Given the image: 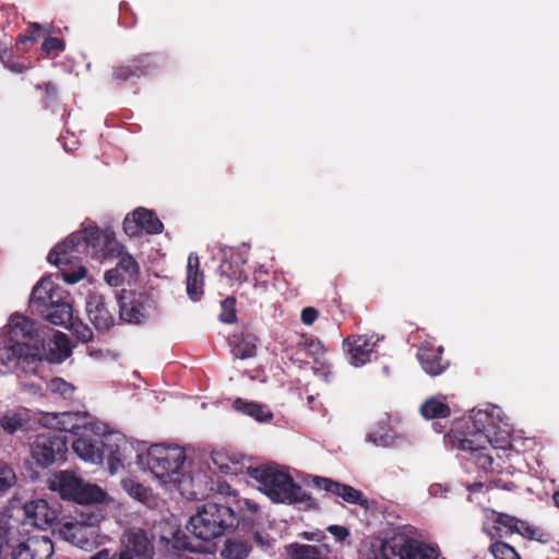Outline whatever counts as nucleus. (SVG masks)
<instances>
[{"mask_svg": "<svg viewBox=\"0 0 559 559\" xmlns=\"http://www.w3.org/2000/svg\"><path fill=\"white\" fill-rule=\"evenodd\" d=\"M319 535H321L322 537H324V535L322 533H304V536L305 538L309 539V540H312V539H319Z\"/></svg>", "mask_w": 559, "mask_h": 559, "instance_id": "60", "label": "nucleus"}, {"mask_svg": "<svg viewBox=\"0 0 559 559\" xmlns=\"http://www.w3.org/2000/svg\"><path fill=\"white\" fill-rule=\"evenodd\" d=\"M312 484L318 489L341 497L347 503L356 504L364 509L369 508L368 498L353 486L322 476H314L312 478Z\"/></svg>", "mask_w": 559, "mask_h": 559, "instance_id": "19", "label": "nucleus"}, {"mask_svg": "<svg viewBox=\"0 0 559 559\" xmlns=\"http://www.w3.org/2000/svg\"><path fill=\"white\" fill-rule=\"evenodd\" d=\"M16 483V475L13 468L3 461H0V492L8 491Z\"/></svg>", "mask_w": 559, "mask_h": 559, "instance_id": "40", "label": "nucleus"}, {"mask_svg": "<svg viewBox=\"0 0 559 559\" xmlns=\"http://www.w3.org/2000/svg\"><path fill=\"white\" fill-rule=\"evenodd\" d=\"M104 460L106 459L110 474L123 469L135 459L142 462V454L135 448L134 443L119 432L104 435Z\"/></svg>", "mask_w": 559, "mask_h": 559, "instance_id": "8", "label": "nucleus"}, {"mask_svg": "<svg viewBox=\"0 0 559 559\" xmlns=\"http://www.w3.org/2000/svg\"><path fill=\"white\" fill-rule=\"evenodd\" d=\"M164 225L155 212L145 207H138L123 221V230L129 237H139L142 233L157 235L163 231Z\"/></svg>", "mask_w": 559, "mask_h": 559, "instance_id": "14", "label": "nucleus"}, {"mask_svg": "<svg viewBox=\"0 0 559 559\" xmlns=\"http://www.w3.org/2000/svg\"><path fill=\"white\" fill-rule=\"evenodd\" d=\"M258 337L248 332L234 333L229 337L231 354L235 358L248 359L257 355Z\"/></svg>", "mask_w": 559, "mask_h": 559, "instance_id": "28", "label": "nucleus"}, {"mask_svg": "<svg viewBox=\"0 0 559 559\" xmlns=\"http://www.w3.org/2000/svg\"><path fill=\"white\" fill-rule=\"evenodd\" d=\"M58 525L57 533L62 539L80 548H85L90 544V526L80 522H64Z\"/></svg>", "mask_w": 559, "mask_h": 559, "instance_id": "27", "label": "nucleus"}, {"mask_svg": "<svg viewBox=\"0 0 559 559\" xmlns=\"http://www.w3.org/2000/svg\"><path fill=\"white\" fill-rule=\"evenodd\" d=\"M211 459L221 473L237 475L242 471L245 456L228 453L227 451H215L212 453Z\"/></svg>", "mask_w": 559, "mask_h": 559, "instance_id": "29", "label": "nucleus"}, {"mask_svg": "<svg viewBox=\"0 0 559 559\" xmlns=\"http://www.w3.org/2000/svg\"><path fill=\"white\" fill-rule=\"evenodd\" d=\"M82 421L81 415L72 412L46 413L40 418V423L49 429V432L59 435L71 432L79 436L86 428L85 425H82Z\"/></svg>", "mask_w": 559, "mask_h": 559, "instance_id": "20", "label": "nucleus"}, {"mask_svg": "<svg viewBox=\"0 0 559 559\" xmlns=\"http://www.w3.org/2000/svg\"><path fill=\"white\" fill-rule=\"evenodd\" d=\"M420 414L426 419L447 418L451 414L450 406L436 397L426 400L420 406Z\"/></svg>", "mask_w": 559, "mask_h": 559, "instance_id": "35", "label": "nucleus"}, {"mask_svg": "<svg viewBox=\"0 0 559 559\" xmlns=\"http://www.w3.org/2000/svg\"><path fill=\"white\" fill-rule=\"evenodd\" d=\"M245 507L251 515L258 511L257 504L247 499H235L233 503L209 501L198 508L187 528L197 538L210 542L237 527L241 520L245 521Z\"/></svg>", "mask_w": 559, "mask_h": 559, "instance_id": "3", "label": "nucleus"}, {"mask_svg": "<svg viewBox=\"0 0 559 559\" xmlns=\"http://www.w3.org/2000/svg\"><path fill=\"white\" fill-rule=\"evenodd\" d=\"M10 59H12V53L9 50H3L0 52V60L3 64H5Z\"/></svg>", "mask_w": 559, "mask_h": 559, "instance_id": "59", "label": "nucleus"}, {"mask_svg": "<svg viewBox=\"0 0 559 559\" xmlns=\"http://www.w3.org/2000/svg\"><path fill=\"white\" fill-rule=\"evenodd\" d=\"M45 93L48 96L56 97L58 94V86L52 82H47L43 85ZM37 88H41V85H37Z\"/></svg>", "mask_w": 559, "mask_h": 559, "instance_id": "55", "label": "nucleus"}, {"mask_svg": "<svg viewBox=\"0 0 559 559\" xmlns=\"http://www.w3.org/2000/svg\"><path fill=\"white\" fill-rule=\"evenodd\" d=\"M185 461L186 453L178 445L154 444L146 454L147 467L157 479L177 489L182 497L197 500L202 491L195 485V477L183 472Z\"/></svg>", "mask_w": 559, "mask_h": 559, "instance_id": "4", "label": "nucleus"}, {"mask_svg": "<svg viewBox=\"0 0 559 559\" xmlns=\"http://www.w3.org/2000/svg\"><path fill=\"white\" fill-rule=\"evenodd\" d=\"M50 489L58 491L60 497L81 504L102 502L105 492L96 485L84 483L73 472L61 471L50 480Z\"/></svg>", "mask_w": 559, "mask_h": 559, "instance_id": "7", "label": "nucleus"}, {"mask_svg": "<svg viewBox=\"0 0 559 559\" xmlns=\"http://www.w3.org/2000/svg\"><path fill=\"white\" fill-rule=\"evenodd\" d=\"M343 345L347 348L352 365L359 367L370 361L376 342L367 335L348 336Z\"/></svg>", "mask_w": 559, "mask_h": 559, "instance_id": "23", "label": "nucleus"}, {"mask_svg": "<svg viewBox=\"0 0 559 559\" xmlns=\"http://www.w3.org/2000/svg\"><path fill=\"white\" fill-rule=\"evenodd\" d=\"M115 255L118 258L116 270L121 272L124 276L133 277L140 272V267L135 259L128 252L122 251V247L119 245Z\"/></svg>", "mask_w": 559, "mask_h": 559, "instance_id": "37", "label": "nucleus"}, {"mask_svg": "<svg viewBox=\"0 0 559 559\" xmlns=\"http://www.w3.org/2000/svg\"><path fill=\"white\" fill-rule=\"evenodd\" d=\"M47 389L50 393L59 394L64 400H71L75 390L71 383L64 381L61 378L51 379L47 384Z\"/></svg>", "mask_w": 559, "mask_h": 559, "instance_id": "39", "label": "nucleus"}, {"mask_svg": "<svg viewBox=\"0 0 559 559\" xmlns=\"http://www.w3.org/2000/svg\"><path fill=\"white\" fill-rule=\"evenodd\" d=\"M118 248L119 242L112 231L90 226L72 233L62 242L57 243L49 251L47 260L58 267L74 263L81 254L103 261L114 257Z\"/></svg>", "mask_w": 559, "mask_h": 559, "instance_id": "2", "label": "nucleus"}, {"mask_svg": "<svg viewBox=\"0 0 559 559\" xmlns=\"http://www.w3.org/2000/svg\"><path fill=\"white\" fill-rule=\"evenodd\" d=\"M156 68L157 62L154 53H141L128 62L115 67L111 79L117 84L131 82L151 74Z\"/></svg>", "mask_w": 559, "mask_h": 559, "instance_id": "12", "label": "nucleus"}, {"mask_svg": "<svg viewBox=\"0 0 559 559\" xmlns=\"http://www.w3.org/2000/svg\"><path fill=\"white\" fill-rule=\"evenodd\" d=\"M103 442L104 436L94 435L86 427L78 438L72 441V449L82 460L93 464H102L105 452Z\"/></svg>", "mask_w": 559, "mask_h": 559, "instance_id": "18", "label": "nucleus"}, {"mask_svg": "<svg viewBox=\"0 0 559 559\" xmlns=\"http://www.w3.org/2000/svg\"><path fill=\"white\" fill-rule=\"evenodd\" d=\"M296 355L305 353L316 361L324 354V347L321 341L312 335H301L296 345Z\"/></svg>", "mask_w": 559, "mask_h": 559, "instance_id": "36", "label": "nucleus"}, {"mask_svg": "<svg viewBox=\"0 0 559 559\" xmlns=\"http://www.w3.org/2000/svg\"><path fill=\"white\" fill-rule=\"evenodd\" d=\"M428 491L429 495L435 498H442L450 491V487L448 485L435 483L429 486Z\"/></svg>", "mask_w": 559, "mask_h": 559, "instance_id": "52", "label": "nucleus"}, {"mask_svg": "<svg viewBox=\"0 0 559 559\" xmlns=\"http://www.w3.org/2000/svg\"><path fill=\"white\" fill-rule=\"evenodd\" d=\"M85 274H86V270L83 266H80L74 272H67V271L62 270V277H63L64 282L68 284L78 283L80 280H82L85 276Z\"/></svg>", "mask_w": 559, "mask_h": 559, "instance_id": "49", "label": "nucleus"}, {"mask_svg": "<svg viewBox=\"0 0 559 559\" xmlns=\"http://www.w3.org/2000/svg\"><path fill=\"white\" fill-rule=\"evenodd\" d=\"M221 306H222V312L219 314L221 321L224 323H234L237 319L236 298L229 296L222 301Z\"/></svg>", "mask_w": 559, "mask_h": 559, "instance_id": "42", "label": "nucleus"}, {"mask_svg": "<svg viewBox=\"0 0 559 559\" xmlns=\"http://www.w3.org/2000/svg\"><path fill=\"white\" fill-rule=\"evenodd\" d=\"M38 338L34 321L23 314L12 316L7 340L0 345V362L8 369L36 373L43 360Z\"/></svg>", "mask_w": 559, "mask_h": 559, "instance_id": "1", "label": "nucleus"}, {"mask_svg": "<svg viewBox=\"0 0 559 559\" xmlns=\"http://www.w3.org/2000/svg\"><path fill=\"white\" fill-rule=\"evenodd\" d=\"M104 555H105V552H104V551H100V552H98L97 558H100V557H102V556H104ZM106 556H107V552H106Z\"/></svg>", "mask_w": 559, "mask_h": 559, "instance_id": "62", "label": "nucleus"}, {"mask_svg": "<svg viewBox=\"0 0 559 559\" xmlns=\"http://www.w3.org/2000/svg\"><path fill=\"white\" fill-rule=\"evenodd\" d=\"M9 70H11L12 72H15V73H22L24 70L27 69L26 66L20 63V62H16L12 59H10L5 64H4Z\"/></svg>", "mask_w": 559, "mask_h": 559, "instance_id": "54", "label": "nucleus"}, {"mask_svg": "<svg viewBox=\"0 0 559 559\" xmlns=\"http://www.w3.org/2000/svg\"><path fill=\"white\" fill-rule=\"evenodd\" d=\"M243 263L245 260L240 255L231 258L230 260H224L219 265V272L230 281L242 283L248 278L242 269Z\"/></svg>", "mask_w": 559, "mask_h": 559, "instance_id": "34", "label": "nucleus"}, {"mask_svg": "<svg viewBox=\"0 0 559 559\" xmlns=\"http://www.w3.org/2000/svg\"><path fill=\"white\" fill-rule=\"evenodd\" d=\"M146 296L133 290H122L117 296L119 319L123 322L139 324L146 316Z\"/></svg>", "mask_w": 559, "mask_h": 559, "instance_id": "17", "label": "nucleus"}, {"mask_svg": "<svg viewBox=\"0 0 559 559\" xmlns=\"http://www.w3.org/2000/svg\"><path fill=\"white\" fill-rule=\"evenodd\" d=\"M154 547L146 532L141 528L130 530L126 534L124 549L118 559H152Z\"/></svg>", "mask_w": 559, "mask_h": 559, "instance_id": "21", "label": "nucleus"}, {"mask_svg": "<svg viewBox=\"0 0 559 559\" xmlns=\"http://www.w3.org/2000/svg\"><path fill=\"white\" fill-rule=\"evenodd\" d=\"M176 547L177 548H183V549H187V550H195V547H193L192 545H190V543H181L179 538L176 539Z\"/></svg>", "mask_w": 559, "mask_h": 559, "instance_id": "58", "label": "nucleus"}, {"mask_svg": "<svg viewBox=\"0 0 559 559\" xmlns=\"http://www.w3.org/2000/svg\"><path fill=\"white\" fill-rule=\"evenodd\" d=\"M384 437L374 432L367 435V440L373 442L374 444H382Z\"/></svg>", "mask_w": 559, "mask_h": 559, "instance_id": "57", "label": "nucleus"}, {"mask_svg": "<svg viewBox=\"0 0 559 559\" xmlns=\"http://www.w3.org/2000/svg\"><path fill=\"white\" fill-rule=\"evenodd\" d=\"M490 552L495 559H521L518 551L501 539H495L490 545Z\"/></svg>", "mask_w": 559, "mask_h": 559, "instance_id": "38", "label": "nucleus"}, {"mask_svg": "<svg viewBox=\"0 0 559 559\" xmlns=\"http://www.w3.org/2000/svg\"><path fill=\"white\" fill-rule=\"evenodd\" d=\"M64 293L66 290L50 278H41L32 289L29 299L32 312L38 316L45 313L48 308L61 300Z\"/></svg>", "mask_w": 559, "mask_h": 559, "instance_id": "16", "label": "nucleus"}, {"mask_svg": "<svg viewBox=\"0 0 559 559\" xmlns=\"http://www.w3.org/2000/svg\"><path fill=\"white\" fill-rule=\"evenodd\" d=\"M31 423V417L25 411H8L0 418V427L9 435L28 430Z\"/></svg>", "mask_w": 559, "mask_h": 559, "instance_id": "30", "label": "nucleus"}, {"mask_svg": "<svg viewBox=\"0 0 559 559\" xmlns=\"http://www.w3.org/2000/svg\"><path fill=\"white\" fill-rule=\"evenodd\" d=\"M233 407L235 411L246 414L260 423L269 421L273 418L272 412H270L265 405L250 402L241 397H237L234 401Z\"/></svg>", "mask_w": 559, "mask_h": 559, "instance_id": "31", "label": "nucleus"}, {"mask_svg": "<svg viewBox=\"0 0 559 559\" xmlns=\"http://www.w3.org/2000/svg\"><path fill=\"white\" fill-rule=\"evenodd\" d=\"M66 49V43L58 37L48 36L41 44V50L46 56L58 55Z\"/></svg>", "mask_w": 559, "mask_h": 559, "instance_id": "45", "label": "nucleus"}, {"mask_svg": "<svg viewBox=\"0 0 559 559\" xmlns=\"http://www.w3.org/2000/svg\"><path fill=\"white\" fill-rule=\"evenodd\" d=\"M68 440L64 435L57 432L41 433L31 444V454L40 467H48L58 461L64 460L68 451Z\"/></svg>", "mask_w": 559, "mask_h": 559, "instance_id": "9", "label": "nucleus"}, {"mask_svg": "<svg viewBox=\"0 0 559 559\" xmlns=\"http://www.w3.org/2000/svg\"><path fill=\"white\" fill-rule=\"evenodd\" d=\"M318 318V310L312 307H307L301 311V321L304 324L310 325Z\"/></svg>", "mask_w": 559, "mask_h": 559, "instance_id": "53", "label": "nucleus"}, {"mask_svg": "<svg viewBox=\"0 0 559 559\" xmlns=\"http://www.w3.org/2000/svg\"><path fill=\"white\" fill-rule=\"evenodd\" d=\"M218 490L221 493H226L228 496L236 497V491L231 489V487L227 483L218 484Z\"/></svg>", "mask_w": 559, "mask_h": 559, "instance_id": "56", "label": "nucleus"}, {"mask_svg": "<svg viewBox=\"0 0 559 559\" xmlns=\"http://www.w3.org/2000/svg\"><path fill=\"white\" fill-rule=\"evenodd\" d=\"M247 474L260 484V489L275 503L314 504L311 495L276 465L248 467Z\"/></svg>", "mask_w": 559, "mask_h": 559, "instance_id": "5", "label": "nucleus"}, {"mask_svg": "<svg viewBox=\"0 0 559 559\" xmlns=\"http://www.w3.org/2000/svg\"><path fill=\"white\" fill-rule=\"evenodd\" d=\"M123 489L133 498L138 500H142L146 497V488L133 479H123L122 480Z\"/></svg>", "mask_w": 559, "mask_h": 559, "instance_id": "46", "label": "nucleus"}, {"mask_svg": "<svg viewBox=\"0 0 559 559\" xmlns=\"http://www.w3.org/2000/svg\"><path fill=\"white\" fill-rule=\"evenodd\" d=\"M493 525L487 531L491 539H502L516 533L528 539H539V530L506 513H496Z\"/></svg>", "mask_w": 559, "mask_h": 559, "instance_id": "11", "label": "nucleus"}, {"mask_svg": "<svg viewBox=\"0 0 559 559\" xmlns=\"http://www.w3.org/2000/svg\"><path fill=\"white\" fill-rule=\"evenodd\" d=\"M51 344L53 345V348L50 349L53 350L55 348L59 350L58 359H64L70 356L71 354V347L69 343V338L66 334L62 332H57L53 336V340L51 341Z\"/></svg>", "mask_w": 559, "mask_h": 559, "instance_id": "44", "label": "nucleus"}, {"mask_svg": "<svg viewBox=\"0 0 559 559\" xmlns=\"http://www.w3.org/2000/svg\"><path fill=\"white\" fill-rule=\"evenodd\" d=\"M187 294L192 301H199L204 294V274L200 270V259L194 252L188 257Z\"/></svg>", "mask_w": 559, "mask_h": 559, "instance_id": "24", "label": "nucleus"}, {"mask_svg": "<svg viewBox=\"0 0 559 559\" xmlns=\"http://www.w3.org/2000/svg\"><path fill=\"white\" fill-rule=\"evenodd\" d=\"M251 538L255 540L258 544H263V537L259 532L252 533Z\"/></svg>", "mask_w": 559, "mask_h": 559, "instance_id": "61", "label": "nucleus"}, {"mask_svg": "<svg viewBox=\"0 0 559 559\" xmlns=\"http://www.w3.org/2000/svg\"><path fill=\"white\" fill-rule=\"evenodd\" d=\"M288 559H332L326 544L307 545L293 543L286 547Z\"/></svg>", "mask_w": 559, "mask_h": 559, "instance_id": "26", "label": "nucleus"}, {"mask_svg": "<svg viewBox=\"0 0 559 559\" xmlns=\"http://www.w3.org/2000/svg\"><path fill=\"white\" fill-rule=\"evenodd\" d=\"M367 559H400V557L394 546L383 543L381 547L373 552V556Z\"/></svg>", "mask_w": 559, "mask_h": 559, "instance_id": "47", "label": "nucleus"}, {"mask_svg": "<svg viewBox=\"0 0 559 559\" xmlns=\"http://www.w3.org/2000/svg\"><path fill=\"white\" fill-rule=\"evenodd\" d=\"M183 559H201L200 557H185Z\"/></svg>", "mask_w": 559, "mask_h": 559, "instance_id": "63", "label": "nucleus"}, {"mask_svg": "<svg viewBox=\"0 0 559 559\" xmlns=\"http://www.w3.org/2000/svg\"><path fill=\"white\" fill-rule=\"evenodd\" d=\"M499 408L473 411V415L460 427L444 436V442L452 449L475 451L485 449L492 442L499 421Z\"/></svg>", "mask_w": 559, "mask_h": 559, "instance_id": "6", "label": "nucleus"}, {"mask_svg": "<svg viewBox=\"0 0 559 559\" xmlns=\"http://www.w3.org/2000/svg\"><path fill=\"white\" fill-rule=\"evenodd\" d=\"M328 532H330L337 542H343L349 536L348 528L342 525H330Z\"/></svg>", "mask_w": 559, "mask_h": 559, "instance_id": "51", "label": "nucleus"}, {"mask_svg": "<svg viewBox=\"0 0 559 559\" xmlns=\"http://www.w3.org/2000/svg\"><path fill=\"white\" fill-rule=\"evenodd\" d=\"M485 450H487V447L481 450L471 451L472 453L476 454V462L479 465V467H481L483 469H487V468L491 467V465L493 463L492 456L489 455L488 453H485L484 452Z\"/></svg>", "mask_w": 559, "mask_h": 559, "instance_id": "48", "label": "nucleus"}, {"mask_svg": "<svg viewBox=\"0 0 559 559\" xmlns=\"http://www.w3.org/2000/svg\"><path fill=\"white\" fill-rule=\"evenodd\" d=\"M46 321L53 325L68 326L73 319V308L70 301V295L66 292L64 296H61V300L53 304L51 308H48L45 313H41Z\"/></svg>", "mask_w": 559, "mask_h": 559, "instance_id": "25", "label": "nucleus"}, {"mask_svg": "<svg viewBox=\"0 0 559 559\" xmlns=\"http://www.w3.org/2000/svg\"><path fill=\"white\" fill-rule=\"evenodd\" d=\"M114 299H108L100 293H92L86 300V312L90 321L98 331H108L115 325Z\"/></svg>", "mask_w": 559, "mask_h": 559, "instance_id": "13", "label": "nucleus"}, {"mask_svg": "<svg viewBox=\"0 0 559 559\" xmlns=\"http://www.w3.org/2000/svg\"><path fill=\"white\" fill-rule=\"evenodd\" d=\"M252 549L251 544L248 539L243 538H228L225 542L222 556L225 559H246Z\"/></svg>", "mask_w": 559, "mask_h": 559, "instance_id": "33", "label": "nucleus"}, {"mask_svg": "<svg viewBox=\"0 0 559 559\" xmlns=\"http://www.w3.org/2000/svg\"><path fill=\"white\" fill-rule=\"evenodd\" d=\"M73 334L78 338V341L82 343H87L93 338V331L92 329L83 323L81 320H73L69 323Z\"/></svg>", "mask_w": 559, "mask_h": 559, "instance_id": "43", "label": "nucleus"}, {"mask_svg": "<svg viewBox=\"0 0 559 559\" xmlns=\"http://www.w3.org/2000/svg\"><path fill=\"white\" fill-rule=\"evenodd\" d=\"M40 25L38 23H31L27 29V34L20 35L16 40V47L20 50H26L27 45L35 44L40 33Z\"/></svg>", "mask_w": 559, "mask_h": 559, "instance_id": "41", "label": "nucleus"}, {"mask_svg": "<svg viewBox=\"0 0 559 559\" xmlns=\"http://www.w3.org/2000/svg\"><path fill=\"white\" fill-rule=\"evenodd\" d=\"M400 559H438L437 549L423 543H406L399 549Z\"/></svg>", "mask_w": 559, "mask_h": 559, "instance_id": "32", "label": "nucleus"}, {"mask_svg": "<svg viewBox=\"0 0 559 559\" xmlns=\"http://www.w3.org/2000/svg\"><path fill=\"white\" fill-rule=\"evenodd\" d=\"M124 275L117 271L116 269H111L106 271L105 280L110 286H118L124 281Z\"/></svg>", "mask_w": 559, "mask_h": 559, "instance_id": "50", "label": "nucleus"}, {"mask_svg": "<svg viewBox=\"0 0 559 559\" xmlns=\"http://www.w3.org/2000/svg\"><path fill=\"white\" fill-rule=\"evenodd\" d=\"M19 533L17 540L9 545L11 559H50L55 552L52 542L45 536H33L21 540Z\"/></svg>", "mask_w": 559, "mask_h": 559, "instance_id": "15", "label": "nucleus"}, {"mask_svg": "<svg viewBox=\"0 0 559 559\" xmlns=\"http://www.w3.org/2000/svg\"><path fill=\"white\" fill-rule=\"evenodd\" d=\"M416 356L425 372L432 377L443 373L450 365V362L443 358V347L441 345L435 346L428 341L421 343Z\"/></svg>", "mask_w": 559, "mask_h": 559, "instance_id": "22", "label": "nucleus"}, {"mask_svg": "<svg viewBox=\"0 0 559 559\" xmlns=\"http://www.w3.org/2000/svg\"><path fill=\"white\" fill-rule=\"evenodd\" d=\"M24 523L39 530H47L57 523L60 515V506L57 501L35 499L23 506Z\"/></svg>", "mask_w": 559, "mask_h": 559, "instance_id": "10", "label": "nucleus"}]
</instances>
